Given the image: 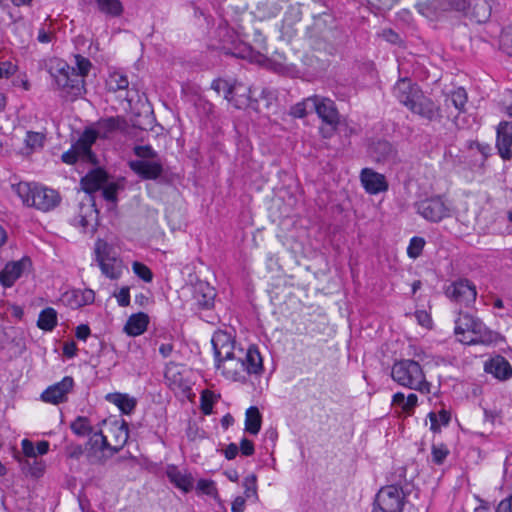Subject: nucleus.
Masks as SVG:
<instances>
[{"mask_svg": "<svg viewBox=\"0 0 512 512\" xmlns=\"http://www.w3.org/2000/svg\"><path fill=\"white\" fill-rule=\"evenodd\" d=\"M454 332L458 340L467 345H489L496 342L499 336L498 333L486 327L479 318L468 313H460L455 321Z\"/></svg>", "mask_w": 512, "mask_h": 512, "instance_id": "obj_1", "label": "nucleus"}, {"mask_svg": "<svg viewBox=\"0 0 512 512\" xmlns=\"http://www.w3.org/2000/svg\"><path fill=\"white\" fill-rule=\"evenodd\" d=\"M392 379L400 386L429 394L431 384L426 380L422 366L412 359L395 361L391 368Z\"/></svg>", "mask_w": 512, "mask_h": 512, "instance_id": "obj_2", "label": "nucleus"}, {"mask_svg": "<svg viewBox=\"0 0 512 512\" xmlns=\"http://www.w3.org/2000/svg\"><path fill=\"white\" fill-rule=\"evenodd\" d=\"M13 189L21 198L23 204L43 212L53 210L61 201V197L56 190L36 183L20 182L14 185Z\"/></svg>", "mask_w": 512, "mask_h": 512, "instance_id": "obj_3", "label": "nucleus"}, {"mask_svg": "<svg viewBox=\"0 0 512 512\" xmlns=\"http://www.w3.org/2000/svg\"><path fill=\"white\" fill-rule=\"evenodd\" d=\"M47 70L57 89L72 96H79L84 91L85 80L67 62L58 58L51 59Z\"/></svg>", "mask_w": 512, "mask_h": 512, "instance_id": "obj_4", "label": "nucleus"}, {"mask_svg": "<svg viewBox=\"0 0 512 512\" xmlns=\"http://www.w3.org/2000/svg\"><path fill=\"white\" fill-rule=\"evenodd\" d=\"M263 372V359L258 348L250 345L244 353L242 349L238 350V356L234 366L224 368V376L227 379L238 382H246L247 375L261 374Z\"/></svg>", "mask_w": 512, "mask_h": 512, "instance_id": "obj_5", "label": "nucleus"}, {"mask_svg": "<svg viewBox=\"0 0 512 512\" xmlns=\"http://www.w3.org/2000/svg\"><path fill=\"white\" fill-rule=\"evenodd\" d=\"M211 343L214 351L215 367L221 370L224 375L225 366H234L238 356V351H235V340L230 333L218 330L213 334Z\"/></svg>", "mask_w": 512, "mask_h": 512, "instance_id": "obj_6", "label": "nucleus"}, {"mask_svg": "<svg viewBox=\"0 0 512 512\" xmlns=\"http://www.w3.org/2000/svg\"><path fill=\"white\" fill-rule=\"evenodd\" d=\"M405 493L400 484L382 487L376 494L372 512H402Z\"/></svg>", "mask_w": 512, "mask_h": 512, "instance_id": "obj_7", "label": "nucleus"}, {"mask_svg": "<svg viewBox=\"0 0 512 512\" xmlns=\"http://www.w3.org/2000/svg\"><path fill=\"white\" fill-rule=\"evenodd\" d=\"M96 139L97 133L95 130H85L71 148L62 154V161L70 165L76 163L78 160L94 163L95 156L92 153L91 147L95 143Z\"/></svg>", "mask_w": 512, "mask_h": 512, "instance_id": "obj_8", "label": "nucleus"}, {"mask_svg": "<svg viewBox=\"0 0 512 512\" xmlns=\"http://www.w3.org/2000/svg\"><path fill=\"white\" fill-rule=\"evenodd\" d=\"M445 295L456 303L468 306L475 302L477 290L470 280L461 278L452 282L445 289Z\"/></svg>", "mask_w": 512, "mask_h": 512, "instance_id": "obj_9", "label": "nucleus"}, {"mask_svg": "<svg viewBox=\"0 0 512 512\" xmlns=\"http://www.w3.org/2000/svg\"><path fill=\"white\" fill-rule=\"evenodd\" d=\"M417 213L430 222H439L450 215V209L441 197H432L416 203Z\"/></svg>", "mask_w": 512, "mask_h": 512, "instance_id": "obj_10", "label": "nucleus"}, {"mask_svg": "<svg viewBox=\"0 0 512 512\" xmlns=\"http://www.w3.org/2000/svg\"><path fill=\"white\" fill-rule=\"evenodd\" d=\"M423 91L409 78H400L393 87L394 97L408 110Z\"/></svg>", "mask_w": 512, "mask_h": 512, "instance_id": "obj_11", "label": "nucleus"}, {"mask_svg": "<svg viewBox=\"0 0 512 512\" xmlns=\"http://www.w3.org/2000/svg\"><path fill=\"white\" fill-rule=\"evenodd\" d=\"M73 386V378L71 376H65L60 382L45 389L41 394V400L54 405L66 402L67 396L72 391Z\"/></svg>", "mask_w": 512, "mask_h": 512, "instance_id": "obj_12", "label": "nucleus"}, {"mask_svg": "<svg viewBox=\"0 0 512 512\" xmlns=\"http://www.w3.org/2000/svg\"><path fill=\"white\" fill-rule=\"evenodd\" d=\"M314 110L325 125H339L340 114L333 100L314 95Z\"/></svg>", "mask_w": 512, "mask_h": 512, "instance_id": "obj_13", "label": "nucleus"}, {"mask_svg": "<svg viewBox=\"0 0 512 512\" xmlns=\"http://www.w3.org/2000/svg\"><path fill=\"white\" fill-rule=\"evenodd\" d=\"M31 260L23 257L17 261L7 262L0 271V284L3 287H11L22 276L25 270L30 268Z\"/></svg>", "mask_w": 512, "mask_h": 512, "instance_id": "obj_14", "label": "nucleus"}, {"mask_svg": "<svg viewBox=\"0 0 512 512\" xmlns=\"http://www.w3.org/2000/svg\"><path fill=\"white\" fill-rule=\"evenodd\" d=\"M496 134L498 154L503 160H510L512 158V122H500L497 126Z\"/></svg>", "mask_w": 512, "mask_h": 512, "instance_id": "obj_15", "label": "nucleus"}, {"mask_svg": "<svg viewBox=\"0 0 512 512\" xmlns=\"http://www.w3.org/2000/svg\"><path fill=\"white\" fill-rule=\"evenodd\" d=\"M360 180L365 191L371 195L385 192L389 187L386 177L371 168L362 169Z\"/></svg>", "mask_w": 512, "mask_h": 512, "instance_id": "obj_16", "label": "nucleus"}, {"mask_svg": "<svg viewBox=\"0 0 512 512\" xmlns=\"http://www.w3.org/2000/svg\"><path fill=\"white\" fill-rule=\"evenodd\" d=\"M409 111L430 122L441 118L440 107L423 92L409 108Z\"/></svg>", "mask_w": 512, "mask_h": 512, "instance_id": "obj_17", "label": "nucleus"}, {"mask_svg": "<svg viewBox=\"0 0 512 512\" xmlns=\"http://www.w3.org/2000/svg\"><path fill=\"white\" fill-rule=\"evenodd\" d=\"M129 167L144 180H156L163 173V166L158 161L134 160L129 162Z\"/></svg>", "mask_w": 512, "mask_h": 512, "instance_id": "obj_18", "label": "nucleus"}, {"mask_svg": "<svg viewBox=\"0 0 512 512\" xmlns=\"http://www.w3.org/2000/svg\"><path fill=\"white\" fill-rule=\"evenodd\" d=\"M371 157L379 163H395L397 150L386 140H379L370 148Z\"/></svg>", "mask_w": 512, "mask_h": 512, "instance_id": "obj_19", "label": "nucleus"}, {"mask_svg": "<svg viewBox=\"0 0 512 512\" xmlns=\"http://www.w3.org/2000/svg\"><path fill=\"white\" fill-rule=\"evenodd\" d=\"M484 369L499 380H507L512 376V367L503 356H496L487 361Z\"/></svg>", "mask_w": 512, "mask_h": 512, "instance_id": "obj_20", "label": "nucleus"}, {"mask_svg": "<svg viewBox=\"0 0 512 512\" xmlns=\"http://www.w3.org/2000/svg\"><path fill=\"white\" fill-rule=\"evenodd\" d=\"M98 211L94 205H80L79 212L74 216L72 223L74 226L81 227L84 231L94 230L97 221Z\"/></svg>", "mask_w": 512, "mask_h": 512, "instance_id": "obj_21", "label": "nucleus"}, {"mask_svg": "<svg viewBox=\"0 0 512 512\" xmlns=\"http://www.w3.org/2000/svg\"><path fill=\"white\" fill-rule=\"evenodd\" d=\"M107 180V173L103 169L97 168L81 179V186L85 192L91 194L100 190Z\"/></svg>", "mask_w": 512, "mask_h": 512, "instance_id": "obj_22", "label": "nucleus"}, {"mask_svg": "<svg viewBox=\"0 0 512 512\" xmlns=\"http://www.w3.org/2000/svg\"><path fill=\"white\" fill-rule=\"evenodd\" d=\"M494 4L495 0H475L469 12L471 19L479 24L487 22Z\"/></svg>", "mask_w": 512, "mask_h": 512, "instance_id": "obj_23", "label": "nucleus"}, {"mask_svg": "<svg viewBox=\"0 0 512 512\" xmlns=\"http://www.w3.org/2000/svg\"><path fill=\"white\" fill-rule=\"evenodd\" d=\"M148 324H149V317L147 314H145L143 312L132 314L128 318V320L124 326V331L129 336H139L146 331Z\"/></svg>", "mask_w": 512, "mask_h": 512, "instance_id": "obj_24", "label": "nucleus"}, {"mask_svg": "<svg viewBox=\"0 0 512 512\" xmlns=\"http://www.w3.org/2000/svg\"><path fill=\"white\" fill-rule=\"evenodd\" d=\"M167 477L172 484L184 492L193 488V477L190 474H183L176 466L171 465L166 471Z\"/></svg>", "mask_w": 512, "mask_h": 512, "instance_id": "obj_25", "label": "nucleus"}, {"mask_svg": "<svg viewBox=\"0 0 512 512\" xmlns=\"http://www.w3.org/2000/svg\"><path fill=\"white\" fill-rule=\"evenodd\" d=\"M127 129V122L123 117H109L101 119L98 122L97 136L102 134V137H108V135L114 131H125Z\"/></svg>", "mask_w": 512, "mask_h": 512, "instance_id": "obj_26", "label": "nucleus"}, {"mask_svg": "<svg viewBox=\"0 0 512 512\" xmlns=\"http://www.w3.org/2000/svg\"><path fill=\"white\" fill-rule=\"evenodd\" d=\"M106 399L116 405L123 414H131L137 405V400L134 397L124 393H110Z\"/></svg>", "mask_w": 512, "mask_h": 512, "instance_id": "obj_27", "label": "nucleus"}, {"mask_svg": "<svg viewBox=\"0 0 512 512\" xmlns=\"http://www.w3.org/2000/svg\"><path fill=\"white\" fill-rule=\"evenodd\" d=\"M215 296V290L209 284L201 282L196 285L194 298L197 301L198 305L201 306L202 308L208 309L212 307Z\"/></svg>", "mask_w": 512, "mask_h": 512, "instance_id": "obj_28", "label": "nucleus"}, {"mask_svg": "<svg viewBox=\"0 0 512 512\" xmlns=\"http://www.w3.org/2000/svg\"><path fill=\"white\" fill-rule=\"evenodd\" d=\"M68 303L73 308H79L92 304L95 300V293L91 289L73 290L71 294H67Z\"/></svg>", "mask_w": 512, "mask_h": 512, "instance_id": "obj_29", "label": "nucleus"}, {"mask_svg": "<svg viewBox=\"0 0 512 512\" xmlns=\"http://www.w3.org/2000/svg\"><path fill=\"white\" fill-rule=\"evenodd\" d=\"M262 415L256 406H250L245 413V431L257 435L261 429Z\"/></svg>", "mask_w": 512, "mask_h": 512, "instance_id": "obj_30", "label": "nucleus"}, {"mask_svg": "<svg viewBox=\"0 0 512 512\" xmlns=\"http://www.w3.org/2000/svg\"><path fill=\"white\" fill-rule=\"evenodd\" d=\"M418 404V397L411 393L407 397L402 392H397L392 397V405L401 409L406 414H411Z\"/></svg>", "mask_w": 512, "mask_h": 512, "instance_id": "obj_31", "label": "nucleus"}, {"mask_svg": "<svg viewBox=\"0 0 512 512\" xmlns=\"http://www.w3.org/2000/svg\"><path fill=\"white\" fill-rule=\"evenodd\" d=\"M239 89H236L235 92L230 95V98H227V101L232 103V105L237 109H244L251 105V96L250 89L244 87L241 84H237Z\"/></svg>", "mask_w": 512, "mask_h": 512, "instance_id": "obj_32", "label": "nucleus"}, {"mask_svg": "<svg viewBox=\"0 0 512 512\" xmlns=\"http://www.w3.org/2000/svg\"><path fill=\"white\" fill-rule=\"evenodd\" d=\"M98 9L111 17H119L122 15L124 8L120 0H95Z\"/></svg>", "mask_w": 512, "mask_h": 512, "instance_id": "obj_33", "label": "nucleus"}, {"mask_svg": "<svg viewBox=\"0 0 512 512\" xmlns=\"http://www.w3.org/2000/svg\"><path fill=\"white\" fill-rule=\"evenodd\" d=\"M112 431L114 433L115 440L114 444H111V454H115L118 453L126 444L129 434L125 423L121 425H114Z\"/></svg>", "mask_w": 512, "mask_h": 512, "instance_id": "obj_34", "label": "nucleus"}, {"mask_svg": "<svg viewBox=\"0 0 512 512\" xmlns=\"http://www.w3.org/2000/svg\"><path fill=\"white\" fill-rule=\"evenodd\" d=\"M37 325L40 329L51 331L57 325V312L53 308H46L39 314Z\"/></svg>", "mask_w": 512, "mask_h": 512, "instance_id": "obj_35", "label": "nucleus"}, {"mask_svg": "<svg viewBox=\"0 0 512 512\" xmlns=\"http://www.w3.org/2000/svg\"><path fill=\"white\" fill-rule=\"evenodd\" d=\"M70 429L79 437L89 436L94 432L90 420L84 416H78L73 420L70 424Z\"/></svg>", "mask_w": 512, "mask_h": 512, "instance_id": "obj_36", "label": "nucleus"}, {"mask_svg": "<svg viewBox=\"0 0 512 512\" xmlns=\"http://www.w3.org/2000/svg\"><path fill=\"white\" fill-rule=\"evenodd\" d=\"M106 85L109 91L117 92L125 90L129 86V81L126 75L120 72H113L109 75Z\"/></svg>", "mask_w": 512, "mask_h": 512, "instance_id": "obj_37", "label": "nucleus"}, {"mask_svg": "<svg viewBox=\"0 0 512 512\" xmlns=\"http://www.w3.org/2000/svg\"><path fill=\"white\" fill-rule=\"evenodd\" d=\"M313 104H314V95L307 97L303 101L298 102L295 105H293L290 109V115L295 118H303L309 112H312L314 110Z\"/></svg>", "mask_w": 512, "mask_h": 512, "instance_id": "obj_38", "label": "nucleus"}, {"mask_svg": "<svg viewBox=\"0 0 512 512\" xmlns=\"http://www.w3.org/2000/svg\"><path fill=\"white\" fill-rule=\"evenodd\" d=\"M428 417L431 423L430 429L435 433L440 431L441 426L448 425L451 420L450 413L444 409L439 413L430 412Z\"/></svg>", "mask_w": 512, "mask_h": 512, "instance_id": "obj_39", "label": "nucleus"}, {"mask_svg": "<svg viewBox=\"0 0 512 512\" xmlns=\"http://www.w3.org/2000/svg\"><path fill=\"white\" fill-rule=\"evenodd\" d=\"M446 103H451L459 112L464 111L467 103V93L464 88H457L446 98Z\"/></svg>", "mask_w": 512, "mask_h": 512, "instance_id": "obj_40", "label": "nucleus"}, {"mask_svg": "<svg viewBox=\"0 0 512 512\" xmlns=\"http://www.w3.org/2000/svg\"><path fill=\"white\" fill-rule=\"evenodd\" d=\"M88 445L92 449H97L99 451H111V444L108 442L107 437L103 435L101 430L92 433L88 441Z\"/></svg>", "mask_w": 512, "mask_h": 512, "instance_id": "obj_41", "label": "nucleus"}, {"mask_svg": "<svg viewBox=\"0 0 512 512\" xmlns=\"http://www.w3.org/2000/svg\"><path fill=\"white\" fill-rule=\"evenodd\" d=\"M211 88L215 90L218 94L223 92L224 98L227 100V98H230V95H232L236 89H239L240 87H237V84H230L227 80L224 79H215L212 84Z\"/></svg>", "mask_w": 512, "mask_h": 512, "instance_id": "obj_42", "label": "nucleus"}, {"mask_svg": "<svg viewBox=\"0 0 512 512\" xmlns=\"http://www.w3.org/2000/svg\"><path fill=\"white\" fill-rule=\"evenodd\" d=\"M23 470L27 471V473L32 477L39 478L45 472V463L37 458L32 459V461L27 460L23 464Z\"/></svg>", "mask_w": 512, "mask_h": 512, "instance_id": "obj_43", "label": "nucleus"}, {"mask_svg": "<svg viewBox=\"0 0 512 512\" xmlns=\"http://www.w3.org/2000/svg\"><path fill=\"white\" fill-rule=\"evenodd\" d=\"M217 396L210 390H204L200 397V408L203 414L210 415L213 412V405Z\"/></svg>", "mask_w": 512, "mask_h": 512, "instance_id": "obj_44", "label": "nucleus"}, {"mask_svg": "<svg viewBox=\"0 0 512 512\" xmlns=\"http://www.w3.org/2000/svg\"><path fill=\"white\" fill-rule=\"evenodd\" d=\"M102 273L110 279H117L121 274V270L116 266V259L112 257V260L103 261L99 263Z\"/></svg>", "mask_w": 512, "mask_h": 512, "instance_id": "obj_45", "label": "nucleus"}, {"mask_svg": "<svg viewBox=\"0 0 512 512\" xmlns=\"http://www.w3.org/2000/svg\"><path fill=\"white\" fill-rule=\"evenodd\" d=\"M425 243V239L422 237H412L407 248L408 256L412 259L418 258L422 254Z\"/></svg>", "mask_w": 512, "mask_h": 512, "instance_id": "obj_46", "label": "nucleus"}, {"mask_svg": "<svg viewBox=\"0 0 512 512\" xmlns=\"http://www.w3.org/2000/svg\"><path fill=\"white\" fill-rule=\"evenodd\" d=\"M256 482H257V478H256V475H254V474L247 476L243 480V486L245 488V490H244L245 498H247V499L254 498L255 500H258Z\"/></svg>", "mask_w": 512, "mask_h": 512, "instance_id": "obj_47", "label": "nucleus"}, {"mask_svg": "<svg viewBox=\"0 0 512 512\" xmlns=\"http://www.w3.org/2000/svg\"><path fill=\"white\" fill-rule=\"evenodd\" d=\"M119 188L120 187L117 183L107 181L101 188L103 198L115 205L117 202V193Z\"/></svg>", "mask_w": 512, "mask_h": 512, "instance_id": "obj_48", "label": "nucleus"}, {"mask_svg": "<svg viewBox=\"0 0 512 512\" xmlns=\"http://www.w3.org/2000/svg\"><path fill=\"white\" fill-rule=\"evenodd\" d=\"M133 272L144 282H151L153 279V273L148 266L141 262L135 261L132 265Z\"/></svg>", "mask_w": 512, "mask_h": 512, "instance_id": "obj_49", "label": "nucleus"}, {"mask_svg": "<svg viewBox=\"0 0 512 512\" xmlns=\"http://www.w3.org/2000/svg\"><path fill=\"white\" fill-rule=\"evenodd\" d=\"M499 45L504 53L512 56V27L502 31Z\"/></svg>", "mask_w": 512, "mask_h": 512, "instance_id": "obj_50", "label": "nucleus"}, {"mask_svg": "<svg viewBox=\"0 0 512 512\" xmlns=\"http://www.w3.org/2000/svg\"><path fill=\"white\" fill-rule=\"evenodd\" d=\"M449 454V450L446 445L439 444V445H432V461L437 464L441 465L444 463L446 457Z\"/></svg>", "mask_w": 512, "mask_h": 512, "instance_id": "obj_51", "label": "nucleus"}, {"mask_svg": "<svg viewBox=\"0 0 512 512\" xmlns=\"http://www.w3.org/2000/svg\"><path fill=\"white\" fill-rule=\"evenodd\" d=\"M75 61L77 67L76 73L77 75H80V77L84 80L92 67V63L88 58H85L81 55H75Z\"/></svg>", "mask_w": 512, "mask_h": 512, "instance_id": "obj_52", "label": "nucleus"}, {"mask_svg": "<svg viewBox=\"0 0 512 512\" xmlns=\"http://www.w3.org/2000/svg\"><path fill=\"white\" fill-rule=\"evenodd\" d=\"M109 250H110V247L108 246V244L102 240H98L95 244V256H96V261L99 263H101V260L103 261H107V260H112V257H110L109 255Z\"/></svg>", "mask_w": 512, "mask_h": 512, "instance_id": "obj_53", "label": "nucleus"}, {"mask_svg": "<svg viewBox=\"0 0 512 512\" xmlns=\"http://www.w3.org/2000/svg\"><path fill=\"white\" fill-rule=\"evenodd\" d=\"M44 135L39 132L28 131L25 138V144L31 149L42 147Z\"/></svg>", "mask_w": 512, "mask_h": 512, "instance_id": "obj_54", "label": "nucleus"}, {"mask_svg": "<svg viewBox=\"0 0 512 512\" xmlns=\"http://www.w3.org/2000/svg\"><path fill=\"white\" fill-rule=\"evenodd\" d=\"M196 488L198 491H200L201 493H203L205 495L213 496V497H215L217 495V488L215 486L214 481H212V480L200 479L197 482Z\"/></svg>", "mask_w": 512, "mask_h": 512, "instance_id": "obj_55", "label": "nucleus"}, {"mask_svg": "<svg viewBox=\"0 0 512 512\" xmlns=\"http://www.w3.org/2000/svg\"><path fill=\"white\" fill-rule=\"evenodd\" d=\"M134 153L140 158H154L156 156L155 151L148 145L135 146Z\"/></svg>", "mask_w": 512, "mask_h": 512, "instance_id": "obj_56", "label": "nucleus"}, {"mask_svg": "<svg viewBox=\"0 0 512 512\" xmlns=\"http://www.w3.org/2000/svg\"><path fill=\"white\" fill-rule=\"evenodd\" d=\"M119 306L126 307L130 304L129 287H122L117 294H115Z\"/></svg>", "mask_w": 512, "mask_h": 512, "instance_id": "obj_57", "label": "nucleus"}, {"mask_svg": "<svg viewBox=\"0 0 512 512\" xmlns=\"http://www.w3.org/2000/svg\"><path fill=\"white\" fill-rule=\"evenodd\" d=\"M21 445H22V451L26 457L31 458V459L37 458V453H36V449H35L33 442H31L28 439H24V440H22Z\"/></svg>", "mask_w": 512, "mask_h": 512, "instance_id": "obj_58", "label": "nucleus"}, {"mask_svg": "<svg viewBox=\"0 0 512 512\" xmlns=\"http://www.w3.org/2000/svg\"><path fill=\"white\" fill-rule=\"evenodd\" d=\"M66 455L71 459H78L83 454V448L79 444H69L65 449Z\"/></svg>", "mask_w": 512, "mask_h": 512, "instance_id": "obj_59", "label": "nucleus"}, {"mask_svg": "<svg viewBox=\"0 0 512 512\" xmlns=\"http://www.w3.org/2000/svg\"><path fill=\"white\" fill-rule=\"evenodd\" d=\"M239 449L244 456H252L255 453L254 443L247 438L241 440Z\"/></svg>", "mask_w": 512, "mask_h": 512, "instance_id": "obj_60", "label": "nucleus"}, {"mask_svg": "<svg viewBox=\"0 0 512 512\" xmlns=\"http://www.w3.org/2000/svg\"><path fill=\"white\" fill-rule=\"evenodd\" d=\"M473 145H477V150L483 155L484 159H487L491 154V147L489 144L480 143L478 141H470L468 147L473 149Z\"/></svg>", "mask_w": 512, "mask_h": 512, "instance_id": "obj_61", "label": "nucleus"}, {"mask_svg": "<svg viewBox=\"0 0 512 512\" xmlns=\"http://www.w3.org/2000/svg\"><path fill=\"white\" fill-rule=\"evenodd\" d=\"M15 73V66L8 61L0 63V78H9Z\"/></svg>", "mask_w": 512, "mask_h": 512, "instance_id": "obj_62", "label": "nucleus"}, {"mask_svg": "<svg viewBox=\"0 0 512 512\" xmlns=\"http://www.w3.org/2000/svg\"><path fill=\"white\" fill-rule=\"evenodd\" d=\"M495 512H512V495L501 500Z\"/></svg>", "mask_w": 512, "mask_h": 512, "instance_id": "obj_63", "label": "nucleus"}, {"mask_svg": "<svg viewBox=\"0 0 512 512\" xmlns=\"http://www.w3.org/2000/svg\"><path fill=\"white\" fill-rule=\"evenodd\" d=\"M63 354L68 358H73L77 354V346L74 341H69L63 345Z\"/></svg>", "mask_w": 512, "mask_h": 512, "instance_id": "obj_64", "label": "nucleus"}]
</instances>
